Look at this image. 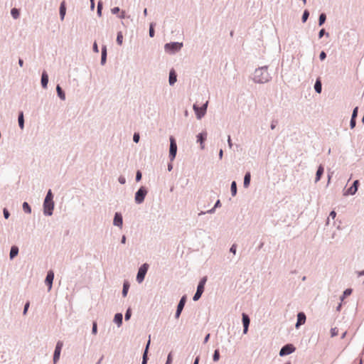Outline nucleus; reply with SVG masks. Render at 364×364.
Wrapping results in <instances>:
<instances>
[{"label":"nucleus","instance_id":"f257e3e1","mask_svg":"<svg viewBox=\"0 0 364 364\" xmlns=\"http://www.w3.org/2000/svg\"><path fill=\"white\" fill-rule=\"evenodd\" d=\"M268 67L267 65L256 68L253 75L252 80L255 83L264 84L272 80L270 74L268 73Z\"/></svg>","mask_w":364,"mask_h":364},{"label":"nucleus","instance_id":"f03ea898","mask_svg":"<svg viewBox=\"0 0 364 364\" xmlns=\"http://www.w3.org/2000/svg\"><path fill=\"white\" fill-rule=\"evenodd\" d=\"M183 47V43L179 42H171L166 43L164 46V50L166 53L173 54L179 51Z\"/></svg>","mask_w":364,"mask_h":364},{"label":"nucleus","instance_id":"7ed1b4c3","mask_svg":"<svg viewBox=\"0 0 364 364\" xmlns=\"http://www.w3.org/2000/svg\"><path fill=\"white\" fill-rule=\"evenodd\" d=\"M147 188L144 186H141L135 193L134 200L136 204H141L147 195Z\"/></svg>","mask_w":364,"mask_h":364},{"label":"nucleus","instance_id":"20e7f679","mask_svg":"<svg viewBox=\"0 0 364 364\" xmlns=\"http://www.w3.org/2000/svg\"><path fill=\"white\" fill-rule=\"evenodd\" d=\"M208 105V101L205 103H204L201 107H199L196 104L193 105V109L195 112L196 118L198 119H200L205 116L207 112Z\"/></svg>","mask_w":364,"mask_h":364},{"label":"nucleus","instance_id":"39448f33","mask_svg":"<svg viewBox=\"0 0 364 364\" xmlns=\"http://www.w3.org/2000/svg\"><path fill=\"white\" fill-rule=\"evenodd\" d=\"M148 269H149L148 264L144 263L142 265H141V267H139V269L138 270V272L136 274V278L138 283H141L144 281L145 276L147 273Z\"/></svg>","mask_w":364,"mask_h":364},{"label":"nucleus","instance_id":"423d86ee","mask_svg":"<svg viewBox=\"0 0 364 364\" xmlns=\"http://www.w3.org/2000/svg\"><path fill=\"white\" fill-rule=\"evenodd\" d=\"M177 154V144L175 139L173 136L170 137V147H169V159L173 161Z\"/></svg>","mask_w":364,"mask_h":364},{"label":"nucleus","instance_id":"0eeeda50","mask_svg":"<svg viewBox=\"0 0 364 364\" xmlns=\"http://www.w3.org/2000/svg\"><path fill=\"white\" fill-rule=\"evenodd\" d=\"M55 203L54 201L44 200L43 204V214L46 216L53 215Z\"/></svg>","mask_w":364,"mask_h":364},{"label":"nucleus","instance_id":"6e6552de","mask_svg":"<svg viewBox=\"0 0 364 364\" xmlns=\"http://www.w3.org/2000/svg\"><path fill=\"white\" fill-rule=\"evenodd\" d=\"M186 301H187L186 295H183L179 300V302L177 305L176 311L175 313V318L176 319L179 318V317L183 311V309L186 305Z\"/></svg>","mask_w":364,"mask_h":364},{"label":"nucleus","instance_id":"1a4fd4ad","mask_svg":"<svg viewBox=\"0 0 364 364\" xmlns=\"http://www.w3.org/2000/svg\"><path fill=\"white\" fill-rule=\"evenodd\" d=\"M296 350V348L294 346L293 344L288 343L282 346V348L280 349L279 351V355L280 356H285L288 355L293 352H294Z\"/></svg>","mask_w":364,"mask_h":364},{"label":"nucleus","instance_id":"9d476101","mask_svg":"<svg viewBox=\"0 0 364 364\" xmlns=\"http://www.w3.org/2000/svg\"><path fill=\"white\" fill-rule=\"evenodd\" d=\"M63 346V341H58L56 343L54 353H53L54 364H55L60 359V353H61Z\"/></svg>","mask_w":364,"mask_h":364},{"label":"nucleus","instance_id":"9b49d317","mask_svg":"<svg viewBox=\"0 0 364 364\" xmlns=\"http://www.w3.org/2000/svg\"><path fill=\"white\" fill-rule=\"evenodd\" d=\"M242 321L243 324V333L246 334L248 332V328L250 323V318L247 314H242Z\"/></svg>","mask_w":364,"mask_h":364},{"label":"nucleus","instance_id":"f8f14e48","mask_svg":"<svg viewBox=\"0 0 364 364\" xmlns=\"http://www.w3.org/2000/svg\"><path fill=\"white\" fill-rule=\"evenodd\" d=\"M53 279H54V272L53 270H49L47 273V275H46V277L45 279V284L46 286H48V291H50L52 289Z\"/></svg>","mask_w":364,"mask_h":364},{"label":"nucleus","instance_id":"ddd939ff","mask_svg":"<svg viewBox=\"0 0 364 364\" xmlns=\"http://www.w3.org/2000/svg\"><path fill=\"white\" fill-rule=\"evenodd\" d=\"M358 186H359V181L358 180L354 181L353 184L351 185V186L348 188V190L346 191L344 195H351V196L355 195L358 191Z\"/></svg>","mask_w":364,"mask_h":364},{"label":"nucleus","instance_id":"4468645a","mask_svg":"<svg viewBox=\"0 0 364 364\" xmlns=\"http://www.w3.org/2000/svg\"><path fill=\"white\" fill-rule=\"evenodd\" d=\"M306 320V314L304 312L297 314V321L296 323V328H299L301 325L304 324Z\"/></svg>","mask_w":364,"mask_h":364},{"label":"nucleus","instance_id":"2eb2a0df","mask_svg":"<svg viewBox=\"0 0 364 364\" xmlns=\"http://www.w3.org/2000/svg\"><path fill=\"white\" fill-rule=\"evenodd\" d=\"M113 225L114 226L122 228L123 225V218L120 213H115L113 220Z\"/></svg>","mask_w":364,"mask_h":364},{"label":"nucleus","instance_id":"dca6fc26","mask_svg":"<svg viewBox=\"0 0 364 364\" xmlns=\"http://www.w3.org/2000/svg\"><path fill=\"white\" fill-rule=\"evenodd\" d=\"M197 142L200 143V149H204L205 145L204 142L206 140L207 138V132H202L199 133L197 136Z\"/></svg>","mask_w":364,"mask_h":364},{"label":"nucleus","instance_id":"f3484780","mask_svg":"<svg viewBox=\"0 0 364 364\" xmlns=\"http://www.w3.org/2000/svg\"><path fill=\"white\" fill-rule=\"evenodd\" d=\"M41 83L43 88H47L48 83V75L46 70H43L42 73Z\"/></svg>","mask_w":364,"mask_h":364},{"label":"nucleus","instance_id":"a211bd4d","mask_svg":"<svg viewBox=\"0 0 364 364\" xmlns=\"http://www.w3.org/2000/svg\"><path fill=\"white\" fill-rule=\"evenodd\" d=\"M177 81V75L173 69L169 72L168 82L170 85H173Z\"/></svg>","mask_w":364,"mask_h":364},{"label":"nucleus","instance_id":"6ab92c4d","mask_svg":"<svg viewBox=\"0 0 364 364\" xmlns=\"http://www.w3.org/2000/svg\"><path fill=\"white\" fill-rule=\"evenodd\" d=\"M107 55V46H102V49H101V60H100V63L102 65H104L106 63Z\"/></svg>","mask_w":364,"mask_h":364},{"label":"nucleus","instance_id":"aec40b11","mask_svg":"<svg viewBox=\"0 0 364 364\" xmlns=\"http://www.w3.org/2000/svg\"><path fill=\"white\" fill-rule=\"evenodd\" d=\"M19 249L18 246L13 245L11 247L10 252H9V258L11 260L14 259L18 254Z\"/></svg>","mask_w":364,"mask_h":364},{"label":"nucleus","instance_id":"412c9836","mask_svg":"<svg viewBox=\"0 0 364 364\" xmlns=\"http://www.w3.org/2000/svg\"><path fill=\"white\" fill-rule=\"evenodd\" d=\"M113 321L117 325L118 327L121 326L123 321V315L122 313H117L114 316Z\"/></svg>","mask_w":364,"mask_h":364},{"label":"nucleus","instance_id":"4be33fe9","mask_svg":"<svg viewBox=\"0 0 364 364\" xmlns=\"http://www.w3.org/2000/svg\"><path fill=\"white\" fill-rule=\"evenodd\" d=\"M323 172H324V168H323V165L321 164L318 167V169L316 173L315 183H317L318 181H320L322 175L323 174Z\"/></svg>","mask_w":364,"mask_h":364},{"label":"nucleus","instance_id":"5701e85b","mask_svg":"<svg viewBox=\"0 0 364 364\" xmlns=\"http://www.w3.org/2000/svg\"><path fill=\"white\" fill-rule=\"evenodd\" d=\"M314 90L318 94H320L322 91V83L320 77H318L315 82Z\"/></svg>","mask_w":364,"mask_h":364},{"label":"nucleus","instance_id":"b1692460","mask_svg":"<svg viewBox=\"0 0 364 364\" xmlns=\"http://www.w3.org/2000/svg\"><path fill=\"white\" fill-rule=\"evenodd\" d=\"M59 13H60V19L63 21L64 19L65 14H66V6H65V3L64 1L63 2H61V4L60 5Z\"/></svg>","mask_w":364,"mask_h":364},{"label":"nucleus","instance_id":"393cba45","mask_svg":"<svg viewBox=\"0 0 364 364\" xmlns=\"http://www.w3.org/2000/svg\"><path fill=\"white\" fill-rule=\"evenodd\" d=\"M206 282H207V277H203V278H201L200 282H199V283H198V284L197 290L203 292L204 291V289H205V284Z\"/></svg>","mask_w":364,"mask_h":364},{"label":"nucleus","instance_id":"a878e982","mask_svg":"<svg viewBox=\"0 0 364 364\" xmlns=\"http://www.w3.org/2000/svg\"><path fill=\"white\" fill-rule=\"evenodd\" d=\"M251 174L250 172H247L244 176L243 186L245 188H248L250 184Z\"/></svg>","mask_w":364,"mask_h":364},{"label":"nucleus","instance_id":"bb28decb","mask_svg":"<svg viewBox=\"0 0 364 364\" xmlns=\"http://www.w3.org/2000/svg\"><path fill=\"white\" fill-rule=\"evenodd\" d=\"M56 92H57V94H58V96L59 97V98L62 100H65V92L63 91V90L62 89V87L58 85L57 87H56Z\"/></svg>","mask_w":364,"mask_h":364},{"label":"nucleus","instance_id":"cd10ccee","mask_svg":"<svg viewBox=\"0 0 364 364\" xmlns=\"http://www.w3.org/2000/svg\"><path fill=\"white\" fill-rule=\"evenodd\" d=\"M129 287H130V285H129V282L124 281L123 283V288H122V294L124 297L127 296Z\"/></svg>","mask_w":364,"mask_h":364},{"label":"nucleus","instance_id":"c85d7f7f","mask_svg":"<svg viewBox=\"0 0 364 364\" xmlns=\"http://www.w3.org/2000/svg\"><path fill=\"white\" fill-rule=\"evenodd\" d=\"M18 126L21 129L24 128V117L23 112L22 111L19 112L18 117Z\"/></svg>","mask_w":364,"mask_h":364},{"label":"nucleus","instance_id":"c756f323","mask_svg":"<svg viewBox=\"0 0 364 364\" xmlns=\"http://www.w3.org/2000/svg\"><path fill=\"white\" fill-rule=\"evenodd\" d=\"M230 191H231V195L232 196H236L237 189V183H236V182L235 181H232V183H231Z\"/></svg>","mask_w":364,"mask_h":364},{"label":"nucleus","instance_id":"7c9ffc66","mask_svg":"<svg viewBox=\"0 0 364 364\" xmlns=\"http://www.w3.org/2000/svg\"><path fill=\"white\" fill-rule=\"evenodd\" d=\"M155 26H156V23H154V22H151L149 24V35L151 38H153L155 36V30H154Z\"/></svg>","mask_w":364,"mask_h":364},{"label":"nucleus","instance_id":"2f4dec72","mask_svg":"<svg viewBox=\"0 0 364 364\" xmlns=\"http://www.w3.org/2000/svg\"><path fill=\"white\" fill-rule=\"evenodd\" d=\"M22 208H23V211L26 213H28V214L31 213V207L30 206V205L27 202H23V203Z\"/></svg>","mask_w":364,"mask_h":364},{"label":"nucleus","instance_id":"473e14b6","mask_svg":"<svg viewBox=\"0 0 364 364\" xmlns=\"http://www.w3.org/2000/svg\"><path fill=\"white\" fill-rule=\"evenodd\" d=\"M326 20V15L324 13H321L318 17V26H321L324 24Z\"/></svg>","mask_w":364,"mask_h":364},{"label":"nucleus","instance_id":"72a5a7b5","mask_svg":"<svg viewBox=\"0 0 364 364\" xmlns=\"http://www.w3.org/2000/svg\"><path fill=\"white\" fill-rule=\"evenodd\" d=\"M11 15L12 16V17L14 18V19H17L19 18V16H20V11L18 9L16 8H13L11 10Z\"/></svg>","mask_w":364,"mask_h":364},{"label":"nucleus","instance_id":"f704fd0d","mask_svg":"<svg viewBox=\"0 0 364 364\" xmlns=\"http://www.w3.org/2000/svg\"><path fill=\"white\" fill-rule=\"evenodd\" d=\"M352 291H353L352 289H350V288L346 289L343 291L342 296L340 297V299L341 301H343L346 297L350 296L352 294Z\"/></svg>","mask_w":364,"mask_h":364},{"label":"nucleus","instance_id":"c9c22d12","mask_svg":"<svg viewBox=\"0 0 364 364\" xmlns=\"http://www.w3.org/2000/svg\"><path fill=\"white\" fill-rule=\"evenodd\" d=\"M44 200L53 201V194L50 189L48 191Z\"/></svg>","mask_w":364,"mask_h":364},{"label":"nucleus","instance_id":"e433bc0d","mask_svg":"<svg viewBox=\"0 0 364 364\" xmlns=\"http://www.w3.org/2000/svg\"><path fill=\"white\" fill-rule=\"evenodd\" d=\"M123 42V35L122 31H119L117 35V43L118 45L121 46Z\"/></svg>","mask_w":364,"mask_h":364},{"label":"nucleus","instance_id":"4c0bfd02","mask_svg":"<svg viewBox=\"0 0 364 364\" xmlns=\"http://www.w3.org/2000/svg\"><path fill=\"white\" fill-rule=\"evenodd\" d=\"M309 16V11L306 9L304 10L303 12L302 16H301V21L303 23H305L307 21Z\"/></svg>","mask_w":364,"mask_h":364},{"label":"nucleus","instance_id":"58836bf2","mask_svg":"<svg viewBox=\"0 0 364 364\" xmlns=\"http://www.w3.org/2000/svg\"><path fill=\"white\" fill-rule=\"evenodd\" d=\"M220 359V351L218 349L215 350L213 355V360L214 362L218 361Z\"/></svg>","mask_w":364,"mask_h":364},{"label":"nucleus","instance_id":"ea45409f","mask_svg":"<svg viewBox=\"0 0 364 364\" xmlns=\"http://www.w3.org/2000/svg\"><path fill=\"white\" fill-rule=\"evenodd\" d=\"M102 2L101 1H98L97 7V14L99 16H102Z\"/></svg>","mask_w":364,"mask_h":364},{"label":"nucleus","instance_id":"a19ab883","mask_svg":"<svg viewBox=\"0 0 364 364\" xmlns=\"http://www.w3.org/2000/svg\"><path fill=\"white\" fill-rule=\"evenodd\" d=\"M203 292L202 291H200L196 289V292L195 293V294L193 295V300L194 301H198L202 296Z\"/></svg>","mask_w":364,"mask_h":364},{"label":"nucleus","instance_id":"79ce46f5","mask_svg":"<svg viewBox=\"0 0 364 364\" xmlns=\"http://www.w3.org/2000/svg\"><path fill=\"white\" fill-rule=\"evenodd\" d=\"M132 316V310L130 308H129L126 312H125V315H124V318H125V321H128L130 319Z\"/></svg>","mask_w":364,"mask_h":364},{"label":"nucleus","instance_id":"37998d69","mask_svg":"<svg viewBox=\"0 0 364 364\" xmlns=\"http://www.w3.org/2000/svg\"><path fill=\"white\" fill-rule=\"evenodd\" d=\"M324 35H326L327 37L329 36V33L326 32L324 28H322L318 32V38H321Z\"/></svg>","mask_w":364,"mask_h":364},{"label":"nucleus","instance_id":"c03bdc74","mask_svg":"<svg viewBox=\"0 0 364 364\" xmlns=\"http://www.w3.org/2000/svg\"><path fill=\"white\" fill-rule=\"evenodd\" d=\"M215 211V209L214 208H212L211 209L207 210V211H201L198 213V215H205L206 213H209V214H213L214 213Z\"/></svg>","mask_w":364,"mask_h":364},{"label":"nucleus","instance_id":"a18cd8bd","mask_svg":"<svg viewBox=\"0 0 364 364\" xmlns=\"http://www.w3.org/2000/svg\"><path fill=\"white\" fill-rule=\"evenodd\" d=\"M92 333L94 335L97 333V324L96 321H93L92 323Z\"/></svg>","mask_w":364,"mask_h":364},{"label":"nucleus","instance_id":"49530a36","mask_svg":"<svg viewBox=\"0 0 364 364\" xmlns=\"http://www.w3.org/2000/svg\"><path fill=\"white\" fill-rule=\"evenodd\" d=\"M338 333V329L336 327L332 328L331 329V337H334V336H337Z\"/></svg>","mask_w":364,"mask_h":364},{"label":"nucleus","instance_id":"de8ad7c7","mask_svg":"<svg viewBox=\"0 0 364 364\" xmlns=\"http://www.w3.org/2000/svg\"><path fill=\"white\" fill-rule=\"evenodd\" d=\"M148 360H149L148 355H146V352H144L143 356H142L141 364H147Z\"/></svg>","mask_w":364,"mask_h":364},{"label":"nucleus","instance_id":"09e8293b","mask_svg":"<svg viewBox=\"0 0 364 364\" xmlns=\"http://www.w3.org/2000/svg\"><path fill=\"white\" fill-rule=\"evenodd\" d=\"M358 107H355L353 110V113H352V115H351V118H354V119H356L357 118V116H358Z\"/></svg>","mask_w":364,"mask_h":364},{"label":"nucleus","instance_id":"8fccbe9b","mask_svg":"<svg viewBox=\"0 0 364 364\" xmlns=\"http://www.w3.org/2000/svg\"><path fill=\"white\" fill-rule=\"evenodd\" d=\"M3 214L5 219H8L10 216V213L6 208L3 209Z\"/></svg>","mask_w":364,"mask_h":364},{"label":"nucleus","instance_id":"3c124183","mask_svg":"<svg viewBox=\"0 0 364 364\" xmlns=\"http://www.w3.org/2000/svg\"><path fill=\"white\" fill-rule=\"evenodd\" d=\"M230 252L234 255L236 254V252H237V245L236 244L232 245V246L230 248Z\"/></svg>","mask_w":364,"mask_h":364},{"label":"nucleus","instance_id":"603ef678","mask_svg":"<svg viewBox=\"0 0 364 364\" xmlns=\"http://www.w3.org/2000/svg\"><path fill=\"white\" fill-rule=\"evenodd\" d=\"M356 125V119L350 118V129H353Z\"/></svg>","mask_w":364,"mask_h":364},{"label":"nucleus","instance_id":"864d4df0","mask_svg":"<svg viewBox=\"0 0 364 364\" xmlns=\"http://www.w3.org/2000/svg\"><path fill=\"white\" fill-rule=\"evenodd\" d=\"M140 136L139 133H134L133 135V141L135 143H138L139 141Z\"/></svg>","mask_w":364,"mask_h":364},{"label":"nucleus","instance_id":"5fc2aeb1","mask_svg":"<svg viewBox=\"0 0 364 364\" xmlns=\"http://www.w3.org/2000/svg\"><path fill=\"white\" fill-rule=\"evenodd\" d=\"M172 361H173V357H172V353L171 352L168 353V356H167V359H166V363L168 364H171L172 363Z\"/></svg>","mask_w":364,"mask_h":364},{"label":"nucleus","instance_id":"6e6d98bb","mask_svg":"<svg viewBox=\"0 0 364 364\" xmlns=\"http://www.w3.org/2000/svg\"><path fill=\"white\" fill-rule=\"evenodd\" d=\"M141 177H142L141 172L140 171H137L136 173V181L139 182V181H141Z\"/></svg>","mask_w":364,"mask_h":364},{"label":"nucleus","instance_id":"4d7b16f0","mask_svg":"<svg viewBox=\"0 0 364 364\" xmlns=\"http://www.w3.org/2000/svg\"><path fill=\"white\" fill-rule=\"evenodd\" d=\"M29 306H30V303L29 301H27L25 305H24V308H23V315H26L27 311H28V309L29 308Z\"/></svg>","mask_w":364,"mask_h":364},{"label":"nucleus","instance_id":"13d9d810","mask_svg":"<svg viewBox=\"0 0 364 364\" xmlns=\"http://www.w3.org/2000/svg\"><path fill=\"white\" fill-rule=\"evenodd\" d=\"M319 58L321 60H324L326 58V53L323 50L320 53Z\"/></svg>","mask_w":364,"mask_h":364},{"label":"nucleus","instance_id":"bf43d9fd","mask_svg":"<svg viewBox=\"0 0 364 364\" xmlns=\"http://www.w3.org/2000/svg\"><path fill=\"white\" fill-rule=\"evenodd\" d=\"M118 181L120 184H124L126 183L125 177L120 176L118 178Z\"/></svg>","mask_w":364,"mask_h":364},{"label":"nucleus","instance_id":"052dcab7","mask_svg":"<svg viewBox=\"0 0 364 364\" xmlns=\"http://www.w3.org/2000/svg\"><path fill=\"white\" fill-rule=\"evenodd\" d=\"M150 343H151V339L149 338V341H147V343L146 345L145 349L144 350V352L146 353V355H148V353H149V348Z\"/></svg>","mask_w":364,"mask_h":364},{"label":"nucleus","instance_id":"680f3d73","mask_svg":"<svg viewBox=\"0 0 364 364\" xmlns=\"http://www.w3.org/2000/svg\"><path fill=\"white\" fill-rule=\"evenodd\" d=\"M111 11L113 14H117L120 11V9L119 7H114Z\"/></svg>","mask_w":364,"mask_h":364},{"label":"nucleus","instance_id":"e2e57ef3","mask_svg":"<svg viewBox=\"0 0 364 364\" xmlns=\"http://www.w3.org/2000/svg\"><path fill=\"white\" fill-rule=\"evenodd\" d=\"M92 50L95 53H99L98 46L96 42L93 43Z\"/></svg>","mask_w":364,"mask_h":364},{"label":"nucleus","instance_id":"0e129e2a","mask_svg":"<svg viewBox=\"0 0 364 364\" xmlns=\"http://www.w3.org/2000/svg\"><path fill=\"white\" fill-rule=\"evenodd\" d=\"M220 206H221L220 200H218L215 202V205H214L213 208H214L215 209H216V208H220Z\"/></svg>","mask_w":364,"mask_h":364},{"label":"nucleus","instance_id":"69168bd1","mask_svg":"<svg viewBox=\"0 0 364 364\" xmlns=\"http://www.w3.org/2000/svg\"><path fill=\"white\" fill-rule=\"evenodd\" d=\"M336 216V213L335 210H332L330 212L329 218H331L332 219H334Z\"/></svg>","mask_w":364,"mask_h":364},{"label":"nucleus","instance_id":"338daca9","mask_svg":"<svg viewBox=\"0 0 364 364\" xmlns=\"http://www.w3.org/2000/svg\"><path fill=\"white\" fill-rule=\"evenodd\" d=\"M277 123V121H274V120H273V121L272 122L271 125H270V128H271V129H272V130H273V129H275Z\"/></svg>","mask_w":364,"mask_h":364},{"label":"nucleus","instance_id":"774afa93","mask_svg":"<svg viewBox=\"0 0 364 364\" xmlns=\"http://www.w3.org/2000/svg\"><path fill=\"white\" fill-rule=\"evenodd\" d=\"M210 333H208V334L205 336L204 340H203V343H206L208 341V340H209V338H210Z\"/></svg>","mask_w":364,"mask_h":364}]
</instances>
